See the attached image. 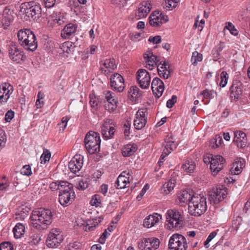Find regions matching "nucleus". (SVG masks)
<instances>
[{"label":"nucleus","mask_w":250,"mask_h":250,"mask_svg":"<svg viewBox=\"0 0 250 250\" xmlns=\"http://www.w3.org/2000/svg\"><path fill=\"white\" fill-rule=\"evenodd\" d=\"M53 213L51 210L39 208L32 211L30 218L32 226L39 230L46 229L52 222Z\"/></svg>","instance_id":"1"},{"label":"nucleus","mask_w":250,"mask_h":250,"mask_svg":"<svg viewBox=\"0 0 250 250\" xmlns=\"http://www.w3.org/2000/svg\"><path fill=\"white\" fill-rule=\"evenodd\" d=\"M19 43L25 50L33 52L38 47V42L33 32L28 29H21L18 33Z\"/></svg>","instance_id":"2"},{"label":"nucleus","mask_w":250,"mask_h":250,"mask_svg":"<svg viewBox=\"0 0 250 250\" xmlns=\"http://www.w3.org/2000/svg\"><path fill=\"white\" fill-rule=\"evenodd\" d=\"M207 209L206 198L201 195L192 197L188 205V212L195 216L203 214Z\"/></svg>","instance_id":"3"},{"label":"nucleus","mask_w":250,"mask_h":250,"mask_svg":"<svg viewBox=\"0 0 250 250\" xmlns=\"http://www.w3.org/2000/svg\"><path fill=\"white\" fill-rule=\"evenodd\" d=\"M64 186L61 188L59 191V202L64 207L71 204L75 198V194L73 189V185L67 182L64 183Z\"/></svg>","instance_id":"4"},{"label":"nucleus","mask_w":250,"mask_h":250,"mask_svg":"<svg viewBox=\"0 0 250 250\" xmlns=\"http://www.w3.org/2000/svg\"><path fill=\"white\" fill-rule=\"evenodd\" d=\"M21 11L33 20L39 19L42 15L41 5L33 1L22 3L21 6Z\"/></svg>","instance_id":"5"},{"label":"nucleus","mask_w":250,"mask_h":250,"mask_svg":"<svg viewBox=\"0 0 250 250\" xmlns=\"http://www.w3.org/2000/svg\"><path fill=\"white\" fill-rule=\"evenodd\" d=\"M187 248L186 238L183 235L175 233L170 237L168 243L170 250H186Z\"/></svg>","instance_id":"6"},{"label":"nucleus","mask_w":250,"mask_h":250,"mask_svg":"<svg viewBox=\"0 0 250 250\" xmlns=\"http://www.w3.org/2000/svg\"><path fill=\"white\" fill-rule=\"evenodd\" d=\"M63 237L62 232L58 229L50 230L46 241V245L49 248H54L59 246L63 241Z\"/></svg>","instance_id":"7"},{"label":"nucleus","mask_w":250,"mask_h":250,"mask_svg":"<svg viewBox=\"0 0 250 250\" xmlns=\"http://www.w3.org/2000/svg\"><path fill=\"white\" fill-rule=\"evenodd\" d=\"M8 51L9 57L13 62L20 63L21 61L26 59V56L24 54L23 52L21 51L14 42H11L9 44Z\"/></svg>","instance_id":"8"},{"label":"nucleus","mask_w":250,"mask_h":250,"mask_svg":"<svg viewBox=\"0 0 250 250\" xmlns=\"http://www.w3.org/2000/svg\"><path fill=\"white\" fill-rule=\"evenodd\" d=\"M227 188L224 186L213 189L209 195V200L214 204H218L223 201L227 195Z\"/></svg>","instance_id":"9"},{"label":"nucleus","mask_w":250,"mask_h":250,"mask_svg":"<svg viewBox=\"0 0 250 250\" xmlns=\"http://www.w3.org/2000/svg\"><path fill=\"white\" fill-rule=\"evenodd\" d=\"M181 219V214L176 210H168L166 214L167 222L170 229L180 227Z\"/></svg>","instance_id":"10"},{"label":"nucleus","mask_w":250,"mask_h":250,"mask_svg":"<svg viewBox=\"0 0 250 250\" xmlns=\"http://www.w3.org/2000/svg\"><path fill=\"white\" fill-rule=\"evenodd\" d=\"M160 241L156 238L144 239L138 243V247L141 250H156L159 246Z\"/></svg>","instance_id":"11"},{"label":"nucleus","mask_w":250,"mask_h":250,"mask_svg":"<svg viewBox=\"0 0 250 250\" xmlns=\"http://www.w3.org/2000/svg\"><path fill=\"white\" fill-rule=\"evenodd\" d=\"M225 162V159L220 155H211L210 168L214 176L223 168Z\"/></svg>","instance_id":"12"},{"label":"nucleus","mask_w":250,"mask_h":250,"mask_svg":"<svg viewBox=\"0 0 250 250\" xmlns=\"http://www.w3.org/2000/svg\"><path fill=\"white\" fill-rule=\"evenodd\" d=\"M147 109H139L136 114L134 120V125L136 129L139 130L145 127L147 122Z\"/></svg>","instance_id":"13"},{"label":"nucleus","mask_w":250,"mask_h":250,"mask_svg":"<svg viewBox=\"0 0 250 250\" xmlns=\"http://www.w3.org/2000/svg\"><path fill=\"white\" fill-rule=\"evenodd\" d=\"M136 78L142 89L148 88L150 83V77L148 72L145 69H139L137 72Z\"/></svg>","instance_id":"14"},{"label":"nucleus","mask_w":250,"mask_h":250,"mask_svg":"<svg viewBox=\"0 0 250 250\" xmlns=\"http://www.w3.org/2000/svg\"><path fill=\"white\" fill-rule=\"evenodd\" d=\"M83 157L81 155H75L68 163V168L73 173H77L82 169L83 166Z\"/></svg>","instance_id":"15"},{"label":"nucleus","mask_w":250,"mask_h":250,"mask_svg":"<svg viewBox=\"0 0 250 250\" xmlns=\"http://www.w3.org/2000/svg\"><path fill=\"white\" fill-rule=\"evenodd\" d=\"M111 88L118 92H122L125 88L124 79L119 73H114L110 78Z\"/></svg>","instance_id":"16"},{"label":"nucleus","mask_w":250,"mask_h":250,"mask_svg":"<svg viewBox=\"0 0 250 250\" xmlns=\"http://www.w3.org/2000/svg\"><path fill=\"white\" fill-rule=\"evenodd\" d=\"M13 10H11L9 7L6 6L3 9L2 13L0 14V21L6 28L10 25L14 20Z\"/></svg>","instance_id":"17"},{"label":"nucleus","mask_w":250,"mask_h":250,"mask_svg":"<svg viewBox=\"0 0 250 250\" xmlns=\"http://www.w3.org/2000/svg\"><path fill=\"white\" fill-rule=\"evenodd\" d=\"M13 91V86L8 83L0 85V104L6 103Z\"/></svg>","instance_id":"18"},{"label":"nucleus","mask_w":250,"mask_h":250,"mask_svg":"<svg viewBox=\"0 0 250 250\" xmlns=\"http://www.w3.org/2000/svg\"><path fill=\"white\" fill-rule=\"evenodd\" d=\"M74 226L83 228L86 231H92L94 228V217L90 216L89 218L87 217L85 220L82 218L78 217L76 219Z\"/></svg>","instance_id":"19"},{"label":"nucleus","mask_w":250,"mask_h":250,"mask_svg":"<svg viewBox=\"0 0 250 250\" xmlns=\"http://www.w3.org/2000/svg\"><path fill=\"white\" fill-rule=\"evenodd\" d=\"M165 88L164 83L158 78H154L151 83V89L155 97H160L164 92Z\"/></svg>","instance_id":"20"},{"label":"nucleus","mask_w":250,"mask_h":250,"mask_svg":"<svg viewBox=\"0 0 250 250\" xmlns=\"http://www.w3.org/2000/svg\"><path fill=\"white\" fill-rule=\"evenodd\" d=\"M100 63V70L105 76H107L110 72V69L115 70L117 68L114 59H106L104 62L101 61Z\"/></svg>","instance_id":"21"},{"label":"nucleus","mask_w":250,"mask_h":250,"mask_svg":"<svg viewBox=\"0 0 250 250\" xmlns=\"http://www.w3.org/2000/svg\"><path fill=\"white\" fill-rule=\"evenodd\" d=\"M157 71L159 76L165 79H168L172 71L169 65L166 61L160 62L157 66Z\"/></svg>","instance_id":"22"},{"label":"nucleus","mask_w":250,"mask_h":250,"mask_svg":"<svg viewBox=\"0 0 250 250\" xmlns=\"http://www.w3.org/2000/svg\"><path fill=\"white\" fill-rule=\"evenodd\" d=\"M85 148L90 155L94 154V131L90 130L85 135L84 140Z\"/></svg>","instance_id":"23"},{"label":"nucleus","mask_w":250,"mask_h":250,"mask_svg":"<svg viewBox=\"0 0 250 250\" xmlns=\"http://www.w3.org/2000/svg\"><path fill=\"white\" fill-rule=\"evenodd\" d=\"M233 142L238 147L244 148L247 144V139L245 133L242 131H237L234 132Z\"/></svg>","instance_id":"24"},{"label":"nucleus","mask_w":250,"mask_h":250,"mask_svg":"<svg viewBox=\"0 0 250 250\" xmlns=\"http://www.w3.org/2000/svg\"><path fill=\"white\" fill-rule=\"evenodd\" d=\"M75 45L74 43L71 42H65L60 46V54H62L65 57H68L72 54L74 51Z\"/></svg>","instance_id":"25"},{"label":"nucleus","mask_w":250,"mask_h":250,"mask_svg":"<svg viewBox=\"0 0 250 250\" xmlns=\"http://www.w3.org/2000/svg\"><path fill=\"white\" fill-rule=\"evenodd\" d=\"M151 8L150 3L146 1L143 2L140 4L138 9L135 12L136 17L138 19L146 17Z\"/></svg>","instance_id":"26"},{"label":"nucleus","mask_w":250,"mask_h":250,"mask_svg":"<svg viewBox=\"0 0 250 250\" xmlns=\"http://www.w3.org/2000/svg\"><path fill=\"white\" fill-rule=\"evenodd\" d=\"M144 58L146 60L147 65L146 67L150 70H152L154 65H156L159 62V60L157 56L153 54L151 50L147 51L144 54Z\"/></svg>","instance_id":"27"},{"label":"nucleus","mask_w":250,"mask_h":250,"mask_svg":"<svg viewBox=\"0 0 250 250\" xmlns=\"http://www.w3.org/2000/svg\"><path fill=\"white\" fill-rule=\"evenodd\" d=\"M77 26L76 24L70 23L65 25L61 31V36L63 39H69L77 31Z\"/></svg>","instance_id":"28"},{"label":"nucleus","mask_w":250,"mask_h":250,"mask_svg":"<svg viewBox=\"0 0 250 250\" xmlns=\"http://www.w3.org/2000/svg\"><path fill=\"white\" fill-rule=\"evenodd\" d=\"M159 217L161 218V215L158 213L149 215L145 219L144 226L147 228L154 226L159 222Z\"/></svg>","instance_id":"29"},{"label":"nucleus","mask_w":250,"mask_h":250,"mask_svg":"<svg viewBox=\"0 0 250 250\" xmlns=\"http://www.w3.org/2000/svg\"><path fill=\"white\" fill-rule=\"evenodd\" d=\"M245 167V160L242 158H237L232 164V169H234L235 174H240Z\"/></svg>","instance_id":"30"},{"label":"nucleus","mask_w":250,"mask_h":250,"mask_svg":"<svg viewBox=\"0 0 250 250\" xmlns=\"http://www.w3.org/2000/svg\"><path fill=\"white\" fill-rule=\"evenodd\" d=\"M175 183L176 180L174 177H171L167 182L163 185L161 188L162 193L166 195L169 194L175 187Z\"/></svg>","instance_id":"31"},{"label":"nucleus","mask_w":250,"mask_h":250,"mask_svg":"<svg viewBox=\"0 0 250 250\" xmlns=\"http://www.w3.org/2000/svg\"><path fill=\"white\" fill-rule=\"evenodd\" d=\"M137 146L135 144L125 145L122 150V155L124 157L131 156L137 150Z\"/></svg>","instance_id":"32"},{"label":"nucleus","mask_w":250,"mask_h":250,"mask_svg":"<svg viewBox=\"0 0 250 250\" xmlns=\"http://www.w3.org/2000/svg\"><path fill=\"white\" fill-rule=\"evenodd\" d=\"M95 141L96 144L95 145V147L97 146H98L97 147L95 148V161H98L101 158L103 157V155H102L101 153H99L100 144L101 142L100 134L99 133L96 132H95Z\"/></svg>","instance_id":"33"},{"label":"nucleus","mask_w":250,"mask_h":250,"mask_svg":"<svg viewBox=\"0 0 250 250\" xmlns=\"http://www.w3.org/2000/svg\"><path fill=\"white\" fill-rule=\"evenodd\" d=\"M230 97L233 100H238L242 94L241 88L236 84H232L230 87Z\"/></svg>","instance_id":"34"},{"label":"nucleus","mask_w":250,"mask_h":250,"mask_svg":"<svg viewBox=\"0 0 250 250\" xmlns=\"http://www.w3.org/2000/svg\"><path fill=\"white\" fill-rule=\"evenodd\" d=\"M107 94H109V95H107L105 98L108 103L105 105V108L106 110L112 111L116 107V101L113 98L110 91H108Z\"/></svg>","instance_id":"35"},{"label":"nucleus","mask_w":250,"mask_h":250,"mask_svg":"<svg viewBox=\"0 0 250 250\" xmlns=\"http://www.w3.org/2000/svg\"><path fill=\"white\" fill-rule=\"evenodd\" d=\"M149 22L151 26L155 27H160L163 23V22L160 20L158 15L157 14V11L153 13L150 15Z\"/></svg>","instance_id":"36"},{"label":"nucleus","mask_w":250,"mask_h":250,"mask_svg":"<svg viewBox=\"0 0 250 250\" xmlns=\"http://www.w3.org/2000/svg\"><path fill=\"white\" fill-rule=\"evenodd\" d=\"M128 183V178L121 174L118 176L115 182V186L118 189L125 188Z\"/></svg>","instance_id":"37"},{"label":"nucleus","mask_w":250,"mask_h":250,"mask_svg":"<svg viewBox=\"0 0 250 250\" xmlns=\"http://www.w3.org/2000/svg\"><path fill=\"white\" fill-rule=\"evenodd\" d=\"M14 237L16 238H21L25 232V227L21 223H18L13 230Z\"/></svg>","instance_id":"38"},{"label":"nucleus","mask_w":250,"mask_h":250,"mask_svg":"<svg viewBox=\"0 0 250 250\" xmlns=\"http://www.w3.org/2000/svg\"><path fill=\"white\" fill-rule=\"evenodd\" d=\"M195 195H191V194L189 193V191L185 190L181 192L178 198L180 203H188V205H189V203L190 202V201L192 200V197H193Z\"/></svg>","instance_id":"39"},{"label":"nucleus","mask_w":250,"mask_h":250,"mask_svg":"<svg viewBox=\"0 0 250 250\" xmlns=\"http://www.w3.org/2000/svg\"><path fill=\"white\" fill-rule=\"evenodd\" d=\"M163 145L165 146V149L166 150L167 149L168 151H169L170 153L173 151L177 147L176 144L172 140V138L170 137L166 138Z\"/></svg>","instance_id":"40"},{"label":"nucleus","mask_w":250,"mask_h":250,"mask_svg":"<svg viewBox=\"0 0 250 250\" xmlns=\"http://www.w3.org/2000/svg\"><path fill=\"white\" fill-rule=\"evenodd\" d=\"M224 48V43L220 42L218 44L215 46V47L212 50V54L213 60L217 61L220 55V52L222 51Z\"/></svg>","instance_id":"41"},{"label":"nucleus","mask_w":250,"mask_h":250,"mask_svg":"<svg viewBox=\"0 0 250 250\" xmlns=\"http://www.w3.org/2000/svg\"><path fill=\"white\" fill-rule=\"evenodd\" d=\"M89 184V179L86 177H82L76 185V188L79 190H83L88 188Z\"/></svg>","instance_id":"42"},{"label":"nucleus","mask_w":250,"mask_h":250,"mask_svg":"<svg viewBox=\"0 0 250 250\" xmlns=\"http://www.w3.org/2000/svg\"><path fill=\"white\" fill-rule=\"evenodd\" d=\"M183 170L187 173H192L195 168V165L194 162L188 161L182 165Z\"/></svg>","instance_id":"43"},{"label":"nucleus","mask_w":250,"mask_h":250,"mask_svg":"<svg viewBox=\"0 0 250 250\" xmlns=\"http://www.w3.org/2000/svg\"><path fill=\"white\" fill-rule=\"evenodd\" d=\"M128 94L132 98H137L142 95V91L136 86H132L128 91Z\"/></svg>","instance_id":"44"},{"label":"nucleus","mask_w":250,"mask_h":250,"mask_svg":"<svg viewBox=\"0 0 250 250\" xmlns=\"http://www.w3.org/2000/svg\"><path fill=\"white\" fill-rule=\"evenodd\" d=\"M222 141V138L221 136L217 135H215V137L210 141L209 146L213 148H217L221 144Z\"/></svg>","instance_id":"45"},{"label":"nucleus","mask_w":250,"mask_h":250,"mask_svg":"<svg viewBox=\"0 0 250 250\" xmlns=\"http://www.w3.org/2000/svg\"><path fill=\"white\" fill-rule=\"evenodd\" d=\"M202 60L203 55L202 54L198 53L197 51H194L193 52L191 62L194 66H196L197 62H201Z\"/></svg>","instance_id":"46"},{"label":"nucleus","mask_w":250,"mask_h":250,"mask_svg":"<svg viewBox=\"0 0 250 250\" xmlns=\"http://www.w3.org/2000/svg\"><path fill=\"white\" fill-rule=\"evenodd\" d=\"M51 154L50 152L46 148L43 149V153L42 154L40 160L42 164H45L50 160Z\"/></svg>","instance_id":"47"},{"label":"nucleus","mask_w":250,"mask_h":250,"mask_svg":"<svg viewBox=\"0 0 250 250\" xmlns=\"http://www.w3.org/2000/svg\"><path fill=\"white\" fill-rule=\"evenodd\" d=\"M67 182L65 181H57L52 182L50 184V188L52 190H59L61 191V188L64 186V183H66Z\"/></svg>","instance_id":"48"},{"label":"nucleus","mask_w":250,"mask_h":250,"mask_svg":"<svg viewBox=\"0 0 250 250\" xmlns=\"http://www.w3.org/2000/svg\"><path fill=\"white\" fill-rule=\"evenodd\" d=\"M115 128L105 129L102 127V134L106 140L111 138L114 134Z\"/></svg>","instance_id":"49"},{"label":"nucleus","mask_w":250,"mask_h":250,"mask_svg":"<svg viewBox=\"0 0 250 250\" xmlns=\"http://www.w3.org/2000/svg\"><path fill=\"white\" fill-rule=\"evenodd\" d=\"M165 6L167 10H170L176 7L178 0H164Z\"/></svg>","instance_id":"50"},{"label":"nucleus","mask_w":250,"mask_h":250,"mask_svg":"<svg viewBox=\"0 0 250 250\" xmlns=\"http://www.w3.org/2000/svg\"><path fill=\"white\" fill-rule=\"evenodd\" d=\"M228 75L226 71H222L220 74L221 82L220 83V86L224 87H225L228 82Z\"/></svg>","instance_id":"51"},{"label":"nucleus","mask_w":250,"mask_h":250,"mask_svg":"<svg viewBox=\"0 0 250 250\" xmlns=\"http://www.w3.org/2000/svg\"><path fill=\"white\" fill-rule=\"evenodd\" d=\"M41 239V237L38 234H34L29 238L28 242L32 245H37Z\"/></svg>","instance_id":"52"},{"label":"nucleus","mask_w":250,"mask_h":250,"mask_svg":"<svg viewBox=\"0 0 250 250\" xmlns=\"http://www.w3.org/2000/svg\"><path fill=\"white\" fill-rule=\"evenodd\" d=\"M242 218L239 216L236 217L235 219L232 221V227L235 230H237L242 223Z\"/></svg>","instance_id":"53"},{"label":"nucleus","mask_w":250,"mask_h":250,"mask_svg":"<svg viewBox=\"0 0 250 250\" xmlns=\"http://www.w3.org/2000/svg\"><path fill=\"white\" fill-rule=\"evenodd\" d=\"M0 250H13V246L9 242H3L0 244Z\"/></svg>","instance_id":"54"},{"label":"nucleus","mask_w":250,"mask_h":250,"mask_svg":"<svg viewBox=\"0 0 250 250\" xmlns=\"http://www.w3.org/2000/svg\"><path fill=\"white\" fill-rule=\"evenodd\" d=\"M21 173L24 175H31L32 174L31 167L29 165L24 166L21 169Z\"/></svg>","instance_id":"55"},{"label":"nucleus","mask_w":250,"mask_h":250,"mask_svg":"<svg viewBox=\"0 0 250 250\" xmlns=\"http://www.w3.org/2000/svg\"><path fill=\"white\" fill-rule=\"evenodd\" d=\"M80 244L78 242L70 243L66 247V250H80Z\"/></svg>","instance_id":"56"},{"label":"nucleus","mask_w":250,"mask_h":250,"mask_svg":"<svg viewBox=\"0 0 250 250\" xmlns=\"http://www.w3.org/2000/svg\"><path fill=\"white\" fill-rule=\"evenodd\" d=\"M66 20V18L65 16L63 14H60L55 19L54 21L60 25L64 23Z\"/></svg>","instance_id":"57"},{"label":"nucleus","mask_w":250,"mask_h":250,"mask_svg":"<svg viewBox=\"0 0 250 250\" xmlns=\"http://www.w3.org/2000/svg\"><path fill=\"white\" fill-rule=\"evenodd\" d=\"M113 123V122L111 120L109 119H106L104 120L103 128H104L107 129L114 128V126H111L112 125H114Z\"/></svg>","instance_id":"58"},{"label":"nucleus","mask_w":250,"mask_h":250,"mask_svg":"<svg viewBox=\"0 0 250 250\" xmlns=\"http://www.w3.org/2000/svg\"><path fill=\"white\" fill-rule=\"evenodd\" d=\"M177 96L176 95H172L170 99H169L167 102V107L171 108L173 105L176 103Z\"/></svg>","instance_id":"59"},{"label":"nucleus","mask_w":250,"mask_h":250,"mask_svg":"<svg viewBox=\"0 0 250 250\" xmlns=\"http://www.w3.org/2000/svg\"><path fill=\"white\" fill-rule=\"evenodd\" d=\"M226 28L229 30L232 35L236 36L238 34V31L235 28L232 23L228 22V25L226 26Z\"/></svg>","instance_id":"60"},{"label":"nucleus","mask_w":250,"mask_h":250,"mask_svg":"<svg viewBox=\"0 0 250 250\" xmlns=\"http://www.w3.org/2000/svg\"><path fill=\"white\" fill-rule=\"evenodd\" d=\"M14 115L15 113L13 111L11 110H8L5 115V121L6 122H10L14 118Z\"/></svg>","instance_id":"61"},{"label":"nucleus","mask_w":250,"mask_h":250,"mask_svg":"<svg viewBox=\"0 0 250 250\" xmlns=\"http://www.w3.org/2000/svg\"><path fill=\"white\" fill-rule=\"evenodd\" d=\"M43 2L46 8H50L54 6L56 0H43Z\"/></svg>","instance_id":"62"},{"label":"nucleus","mask_w":250,"mask_h":250,"mask_svg":"<svg viewBox=\"0 0 250 250\" xmlns=\"http://www.w3.org/2000/svg\"><path fill=\"white\" fill-rule=\"evenodd\" d=\"M148 41L154 44H158L161 42V38L160 36H156L155 37L150 36L148 39Z\"/></svg>","instance_id":"63"},{"label":"nucleus","mask_w":250,"mask_h":250,"mask_svg":"<svg viewBox=\"0 0 250 250\" xmlns=\"http://www.w3.org/2000/svg\"><path fill=\"white\" fill-rule=\"evenodd\" d=\"M201 94L203 95L204 97L205 98H212V91L211 90H209L208 89H205L203 90Z\"/></svg>","instance_id":"64"}]
</instances>
